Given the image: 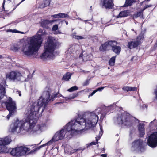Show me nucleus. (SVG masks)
Returning a JSON list of instances; mask_svg holds the SVG:
<instances>
[{
    "mask_svg": "<svg viewBox=\"0 0 157 157\" xmlns=\"http://www.w3.org/2000/svg\"><path fill=\"white\" fill-rule=\"evenodd\" d=\"M132 43H133V42H130L128 43L127 46L129 49H131L135 48V46H134V44Z\"/></svg>",
    "mask_w": 157,
    "mask_h": 157,
    "instance_id": "obj_33",
    "label": "nucleus"
},
{
    "mask_svg": "<svg viewBox=\"0 0 157 157\" xmlns=\"http://www.w3.org/2000/svg\"><path fill=\"white\" fill-rule=\"evenodd\" d=\"M17 30L15 29L13 30V29H9L8 30V32H16Z\"/></svg>",
    "mask_w": 157,
    "mask_h": 157,
    "instance_id": "obj_48",
    "label": "nucleus"
},
{
    "mask_svg": "<svg viewBox=\"0 0 157 157\" xmlns=\"http://www.w3.org/2000/svg\"><path fill=\"white\" fill-rule=\"evenodd\" d=\"M14 114V113H11V114H10V112H9V114L6 117V118L7 119L9 120L10 118V117L12 115H13Z\"/></svg>",
    "mask_w": 157,
    "mask_h": 157,
    "instance_id": "obj_42",
    "label": "nucleus"
},
{
    "mask_svg": "<svg viewBox=\"0 0 157 157\" xmlns=\"http://www.w3.org/2000/svg\"><path fill=\"white\" fill-rule=\"evenodd\" d=\"M100 137H99L98 139L97 138V137H96V141L97 143H98V140L100 139Z\"/></svg>",
    "mask_w": 157,
    "mask_h": 157,
    "instance_id": "obj_51",
    "label": "nucleus"
},
{
    "mask_svg": "<svg viewBox=\"0 0 157 157\" xmlns=\"http://www.w3.org/2000/svg\"><path fill=\"white\" fill-rule=\"evenodd\" d=\"M80 124L79 123L78 121L77 120V118L71 121V122L68 123L66 126V129H64L65 133L67 132L71 131V133H78L80 132Z\"/></svg>",
    "mask_w": 157,
    "mask_h": 157,
    "instance_id": "obj_5",
    "label": "nucleus"
},
{
    "mask_svg": "<svg viewBox=\"0 0 157 157\" xmlns=\"http://www.w3.org/2000/svg\"><path fill=\"white\" fill-rule=\"evenodd\" d=\"M96 92V91L94 90L91 94H90L89 95V97L90 96H92Z\"/></svg>",
    "mask_w": 157,
    "mask_h": 157,
    "instance_id": "obj_43",
    "label": "nucleus"
},
{
    "mask_svg": "<svg viewBox=\"0 0 157 157\" xmlns=\"http://www.w3.org/2000/svg\"><path fill=\"white\" fill-rule=\"evenodd\" d=\"M25 0H22V1L19 3L17 4L16 5V6H15V7L13 9V10H15L17 6H18L23 1H24Z\"/></svg>",
    "mask_w": 157,
    "mask_h": 157,
    "instance_id": "obj_44",
    "label": "nucleus"
},
{
    "mask_svg": "<svg viewBox=\"0 0 157 157\" xmlns=\"http://www.w3.org/2000/svg\"><path fill=\"white\" fill-rule=\"evenodd\" d=\"M6 93L5 87L3 85L0 84V101L3 98Z\"/></svg>",
    "mask_w": 157,
    "mask_h": 157,
    "instance_id": "obj_22",
    "label": "nucleus"
},
{
    "mask_svg": "<svg viewBox=\"0 0 157 157\" xmlns=\"http://www.w3.org/2000/svg\"><path fill=\"white\" fill-rule=\"evenodd\" d=\"M145 125L144 123H140L139 124L138 130L139 131V137H143L145 134Z\"/></svg>",
    "mask_w": 157,
    "mask_h": 157,
    "instance_id": "obj_17",
    "label": "nucleus"
},
{
    "mask_svg": "<svg viewBox=\"0 0 157 157\" xmlns=\"http://www.w3.org/2000/svg\"><path fill=\"white\" fill-rule=\"evenodd\" d=\"M59 18H65L67 17H68L69 16L67 14L64 13H59Z\"/></svg>",
    "mask_w": 157,
    "mask_h": 157,
    "instance_id": "obj_32",
    "label": "nucleus"
},
{
    "mask_svg": "<svg viewBox=\"0 0 157 157\" xmlns=\"http://www.w3.org/2000/svg\"><path fill=\"white\" fill-rule=\"evenodd\" d=\"M136 118L133 117L127 112L121 113L118 115L115 123L119 125H124L130 127L133 126Z\"/></svg>",
    "mask_w": 157,
    "mask_h": 157,
    "instance_id": "obj_3",
    "label": "nucleus"
},
{
    "mask_svg": "<svg viewBox=\"0 0 157 157\" xmlns=\"http://www.w3.org/2000/svg\"><path fill=\"white\" fill-rule=\"evenodd\" d=\"M115 42V43L113 42L111 45V50L113 52L117 55L120 54L121 48L120 46H117V42L115 40H113Z\"/></svg>",
    "mask_w": 157,
    "mask_h": 157,
    "instance_id": "obj_15",
    "label": "nucleus"
},
{
    "mask_svg": "<svg viewBox=\"0 0 157 157\" xmlns=\"http://www.w3.org/2000/svg\"><path fill=\"white\" fill-rule=\"evenodd\" d=\"M29 150V148L24 146H21L13 148L11 151V155L13 156L19 157L25 155Z\"/></svg>",
    "mask_w": 157,
    "mask_h": 157,
    "instance_id": "obj_7",
    "label": "nucleus"
},
{
    "mask_svg": "<svg viewBox=\"0 0 157 157\" xmlns=\"http://www.w3.org/2000/svg\"><path fill=\"white\" fill-rule=\"evenodd\" d=\"M65 134L64 129H62L59 132H58L55 133L52 140L54 141L62 140L64 138Z\"/></svg>",
    "mask_w": 157,
    "mask_h": 157,
    "instance_id": "obj_14",
    "label": "nucleus"
},
{
    "mask_svg": "<svg viewBox=\"0 0 157 157\" xmlns=\"http://www.w3.org/2000/svg\"><path fill=\"white\" fill-rule=\"evenodd\" d=\"M19 96H21V93H20V94H19Z\"/></svg>",
    "mask_w": 157,
    "mask_h": 157,
    "instance_id": "obj_58",
    "label": "nucleus"
},
{
    "mask_svg": "<svg viewBox=\"0 0 157 157\" xmlns=\"http://www.w3.org/2000/svg\"><path fill=\"white\" fill-rule=\"evenodd\" d=\"M35 103L33 104L30 108V113L28 115L25 122L23 121H19L17 120L14 124L13 127L11 129V132H15L17 129L19 127L20 131L24 130L28 132L33 129L37 123V120L35 118L36 112H39V109L43 105H45V100L43 98L38 100L37 104L35 105Z\"/></svg>",
    "mask_w": 157,
    "mask_h": 157,
    "instance_id": "obj_1",
    "label": "nucleus"
},
{
    "mask_svg": "<svg viewBox=\"0 0 157 157\" xmlns=\"http://www.w3.org/2000/svg\"><path fill=\"white\" fill-rule=\"evenodd\" d=\"M129 13L130 10H129L121 11L120 12L119 15L117 16V17L119 18L127 17L129 15Z\"/></svg>",
    "mask_w": 157,
    "mask_h": 157,
    "instance_id": "obj_21",
    "label": "nucleus"
},
{
    "mask_svg": "<svg viewBox=\"0 0 157 157\" xmlns=\"http://www.w3.org/2000/svg\"><path fill=\"white\" fill-rule=\"evenodd\" d=\"M78 89V87L76 86H75L70 88L67 90V91L69 92H71L74 91Z\"/></svg>",
    "mask_w": 157,
    "mask_h": 157,
    "instance_id": "obj_31",
    "label": "nucleus"
},
{
    "mask_svg": "<svg viewBox=\"0 0 157 157\" xmlns=\"http://www.w3.org/2000/svg\"><path fill=\"white\" fill-rule=\"evenodd\" d=\"M2 104L6 106L7 109L9 112H10V114L14 113L16 109V104L11 97H9L5 101H3Z\"/></svg>",
    "mask_w": 157,
    "mask_h": 157,
    "instance_id": "obj_8",
    "label": "nucleus"
},
{
    "mask_svg": "<svg viewBox=\"0 0 157 157\" xmlns=\"http://www.w3.org/2000/svg\"><path fill=\"white\" fill-rule=\"evenodd\" d=\"M100 4L102 7L106 9H112L113 8L114 4L113 0H100Z\"/></svg>",
    "mask_w": 157,
    "mask_h": 157,
    "instance_id": "obj_12",
    "label": "nucleus"
},
{
    "mask_svg": "<svg viewBox=\"0 0 157 157\" xmlns=\"http://www.w3.org/2000/svg\"><path fill=\"white\" fill-rule=\"evenodd\" d=\"M65 23L67 25L68 24V23L67 21H65Z\"/></svg>",
    "mask_w": 157,
    "mask_h": 157,
    "instance_id": "obj_53",
    "label": "nucleus"
},
{
    "mask_svg": "<svg viewBox=\"0 0 157 157\" xmlns=\"http://www.w3.org/2000/svg\"><path fill=\"white\" fill-rule=\"evenodd\" d=\"M7 144H0V153L5 151L6 149V146L5 145Z\"/></svg>",
    "mask_w": 157,
    "mask_h": 157,
    "instance_id": "obj_30",
    "label": "nucleus"
},
{
    "mask_svg": "<svg viewBox=\"0 0 157 157\" xmlns=\"http://www.w3.org/2000/svg\"><path fill=\"white\" fill-rule=\"evenodd\" d=\"M147 1H149L150 0H147Z\"/></svg>",
    "mask_w": 157,
    "mask_h": 157,
    "instance_id": "obj_60",
    "label": "nucleus"
},
{
    "mask_svg": "<svg viewBox=\"0 0 157 157\" xmlns=\"http://www.w3.org/2000/svg\"><path fill=\"white\" fill-rule=\"evenodd\" d=\"M3 56L2 55H0V59H1L2 58Z\"/></svg>",
    "mask_w": 157,
    "mask_h": 157,
    "instance_id": "obj_56",
    "label": "nucleus"
},
{
    "mask_svg": "<svg viewBox=\"0 0 157 157\" xmlns=\"http://www.w3.org/2000/svg\"><path fill=\"white\" fill-rule=\"evenodd\" d=\"M152 6V5H147L145 6L143 8V9L142 10V11H144L146 9H147V8H148V7H151Z\"/></svg>",
    "mask_w": 157,
    "mask_h": 157,
    "instance_id": "obj_39",
    "label": "nucleus"
},
{
    "mask_svg": "<svg viewBox=\"0 0 157 157\" xmlns=\"http://www.w3.org/2000/svg\"><path fill=\"white\" fill-rule=\"evenodd\" d=\"M38 34L32 37L30 40L29 45L23 46L22 49L24 55L30 57L37 52L42 43V36L47 34L45 29H40L37 32Z\"/></svg>",
    "mask_w": 157,
    "mask_h": 157,
    "instance_id": "obj_2",
    "label": "nucleus"
},
{
    "mask_svg": "<svg viewBox=\"0 0 157 157\" xmlns=\"http://www.w3.org/2000/svg\"><path fill=\"white\" fill-rule=\"evenodd\" d=\"M71 74L70 72H67L64 75L62 78V80L64 81H68L71 78Z\"/></svg>",
    "mask_w": 157,
    "mask_h": 157,
    "instance_id": "obj_26",
    "label": "nucleus"
},
{
    "mask_svg": "<svg viewBox=\"0 0 157 157\" xmlns=\"http://www.w3.org/2000/svg\"><path fill=\"white\" fill-rule=\"evenodd\" d=\"M90 117L88 119L92 121L94 124H97L98 120V117L97 115L94 113L92 112L90 113Z\"/></svg>",
    "mask_w": 157,
    "mask_h": 157,
    "instance_id": "obj_19",
    "label": "nucleus"
},
{
    "mask_svg": "<svg viewBox=\"0 0 157 157\" xmlns=\"http://www.w3.org/2000/svg\"><path fill=\"white\" fill-rule=\"evenodd\" d=\"M56 38L48 36L44 47V52L42 54L41 58L48 57L49 54H52L57 46L58 43Z\"/></svg>",
    "mask_w": 157,
    "mask_h": 157,
    "instance_id": "obj_4",
    "label": "nucleus"
},
{
    "mask_svg": "<svg viewBox=\"0 0 157 157\" xmlns=\"http://www.w3.org/2000/svg\"><path fill=\"white\" fill-rule=\"evenodd\" d=\"M154 93L155 96V98L157 99V89L155 90L154 91Z\"/></svg>",
    "mask_w": 157,
    "mask_h": 157,
    "instance_id": "obj_47",
    "label": "nucleus"
},
{
    "mask_svg": "<svg viewBox=\"0 0 157 157\" xmlns=\"http://www.w3.org/2000/svg\"><path fill=\"white\" fill-rule=\"evenodd\" d=\"M144 38V34H140L137 37L135 41H132L130 42H133L132 44H134V46H135V48L141 44V40H143Z\"/></svg>",
    "mask_w": 157,
    "mask_h": 157,
    "instance_id": "obj_16",
    "label": "nucleus"
},
{
    "mask_svg": "<svg viewBox=\"0 0 157 157\" xmlns=\"http://www.w3.org/2000/svg\"><path fill=\"white\" fill-rule=\"evenodd\" d=\"M11 141V139L6 137L4 139L0 140V144H9Z\"/></svg>",
    "mask_w": 157,
    "mask_h": 157,
    "instance_id": "obj_25",
    "label": "nucleus"
},
{
    "mask_svg": "<svg viewBox=\"0 0 157 157\" xmlns=\"http://www.w3.org/2000/svg\"><path fill=\"white\" fill-rule=\"evenodd\" d=\"M115 42L113 40H108L106 41L101 45L99 48V50L100 51L102 52L109 51L110 49L109 46L111 47L112 43Z\"/></svg>",
    "mask_w": 157,
    "mask_h": 157,
    "instance_id": "obj_13",
    "label": "nucleus"
},
{
    "mask_svg": "<svg viewBox=\"0 0 157 157\" xmlns=\"http://www.w3.org/2000/svg\"><path fill=\"white\" fill-rule=\"evenodd\" d=\"M122 90L128 92L129 91H136L137 90V88L136 87H131L128 86H124L122 88Z\"/></svg>",
    "mask_w": 157,
    "mask_h": 157,
    "instance_id": "obj_23",
    "label": "nucleus"
},
{
    "mask_svg": "<svg viewBox=\"0 0 157 157\" xmlns=\"http://www.w3.org/2000/svg\"><path fill=\"white\" fill-rule=\"evenodd\" d=\"M78 120L80 125L79 126L81 131L83 130V128H85L86 129H88L90 128L93 127L94 125L96 124H94L91 120L89 119L86 120L82 117H78Z\"/></svg>",
    "mask_w": 157,
    "mask_h": 157,
    "instance_id": "obj_6",
    "label": "nucleus"
},
{
    "mask_svg": "<svg viewBox=\"0 0 157 157\" xmlns=\"http://www.w3.org/2000/svg\"><path fill=\"white\" fill-rule=\"evenodd\" d=\"M22 75L21 73L19 72H15L13 71L7 74L6 77L9 78L11 80H17L18 81L21 80V78Z\"/></svg>",
    "mask_w": 157,
    "mask_h": 157,
    "instance_id": "obj_11",
    "label": "nucleus"
},
{
    "mask_svg": "<svg viewBox=\"0 0 157 157\" xmlns=\"http://www.w3.org/2000/svg\"><path fill=\"white\" fill-rule=\"evenodd\" d=\"M103 87H99L97 89V90H95L96 91V92L98 91H101L102 90H103Z\"/></svg>",
    "mask_w": 157,
    "mask_h": 157,
    "instance_id": "obj_45",
    "label": "nucleus"
},
{
    "mask_svg": "<svg viewBox=\"0 0 157 157\" xmlns=\"http://www.w3.org/2000/svg\"><path fill=\"white\" fill-rule=\"evenodd\" d=\"M83 56V54L82 53H81V54H80V55L79 56V57H82Z\"/></svg>",
    "mask_w": 157,
    "mask_h": 157,
    "instance_id": "obj_54",
    "label": "nucleus"
},
{
    "mask_svg": "<svg viewBox=\"0 0 157 157\" xmlns=\"http://www.w3.org/2000/svg\"><path fill=\"white\" fill-rule=\"evenodd\" d=\"M90 79H87L86 80L83 84V86H87L88 85L89 83Z\"/></svg>",
    "mask_w": 157,
    "mask_h": 157,
    "instance_id": "obj_37",
    "label": "nucleus"
},
{
    "mask_svg": "<svg viewBox=\"0 0 157 157\" xmlns=\"http://www.w3.org/2000/svg\"><path fill=\"white\" fill-rule=\"evenodd\" d=\"M5 0H3V3L2 4V9H3L4 10H5V8L4 7L5 3Z\"/></svg>",
    "mask_w": 157,
    "mask_h": 157,
    "instance_id": "obj_46",
    "label": "nucleus"
},
{
    "mask_svg": "<svg viewBox=\"0 0 157 157\" xmlns=\"http://www.w3.org/2000/svg\"><path fill=\"white\" fill-rule=\"evenodd\" d=\"M46 94L47 95V97L46 98V102L47 103L50 101H53L55 98L54 97L53 95H51L50 98V93L49 91H46Z\"/></svg>",
    "mask_w": 157,
    "mask_h": 157,
    "instance_id": "obj_24",
    "label": "nucleus"
},
{
    "mask_svg": "<svg viewBox=\"0 0 157 157\" xmlns=\"http://www.w3.org/2000/svg\"><path fill=\"white\" fill-rule=\"evenodd\" d=\"M156 119H155V120H154L153 121H152L150 123V124H152L153 123V122L155 121V120Z\"/></svg>",
    "mask_w": 157,
    "mask_h": 157,
    "instance_id": "obj_55",
    "label": "nucleus"
},
{
    "mask_svg": "<svg viewBox=\"0 0 157 157\" xmlns=\"http://www.w3.org/2000/svg\"><path fill=\"white\" fill-rule=\"evenodd\" d=\"M54 98H56L57 97H61L62 95L59 93V92H57L55 94H52Z\"/></svg>",
    "mask_w": 157,
    "mask_h": 157,
    "instance_id": "obj_35",
    "label": "nucleus"
},
{
    "mask_svg": "<svg viewBox=\"0 0 157 157\" xmlns=\"http://www.w3.org/2000/svg\"><path fill=\"white\" fill-rule=\"evenodd\" d=\"M116 56H113L109 59V64L110 66H113L115 64V59Z\"/></svg>",
    "mask_w": 157,
    "mask_h": 157,
    "instance_id": "obj_28",
    "label": "nucleus"
},
{
    "mask_svg": "<svg viewBox=\"0 0 157 157\" xmlns=\"http://www.w3.org/2000/svg\"><path fill=\"white\" fill-rule=\"evenodd\" d=\"M132 147L136 148L141 152H144L145 148L143 145V141L140 139H138L134 140L132 144Z\"/></svg>",
    "mask_w": 157,
    "mask_h": 157,
    "instance_id": "obj_10",
    "label": "nucleus"
},
{
    "mask_svg": "<svg viewBox=\"0 0 157 157\" xmlns=\"http://www.w3.org/2000/svg\"><path fill=\"white\" fill-rule=\"evenodd\" d=\"M77 96V94H76V95H75V96H74V97H75Z\"/></svg>",
    "mask_w": 157,
    "mask_h": 157,
    "instance_id": "obj_59",
    "label": "nucleus"
},
{
    "mask_svg": "<svg viewBox=\"0 0 157 157\" xmlns=\"http://www.w3.org/2000/svg\"><path fill=\"white\" fill-rule=\"evenodd\" d=\"M143 11H142V10L141 11H140L139 12H137L136 13L134 14L133 15V17H134L135 18H137L140 16H143Z\"/></svg>",
    "mask_w": 157,
    "mask_h": 157,
    "instance_id": "obj_29",
    "label": "nucleus"
},
{
    "mask_svg": "<svg viewBox=\"0 0 157 157\" xmlns=\"http://www.w3.org/2000/svg\"><path fill=\"white\" fill-rule=\"evenodd\" d=\"M75 38L77 39H83V37L80 36H75Z\"/></svg>",
    "mask_w": 157,
    "mask_h": 157,
    "instance_id": "obj_40",
    "label": "nucleus"
},
{
    "mask_svg": "<svg viewBox=\"0 0 157 157\" xmlns=\"http://www.w3.org/2000/svg\"><path fill=\"white\" fill-rule=\"evenodd\" d=\"M20 43L13 44L11 46L10 48V50L14 52H17L21 48L20 45Z\"/></svg>",
    "mask_w": 157,
    "mask_h": 157,
    "instance_id": "obj_20",
    "label": "nucleus"
},
{
    "mask_svg": "<svg viewBox=\"0 0 157 157\" xmlns=\"http://www.w3.org/2000/svg\"><path fill=\"white\" fill-rule=\"evenodd\" d=\"M52 140H51L49 141H48V142L47 143H46L42 145L41 147H43L44 146H46L47 145H50L51 144V143H52Z\"/></svg>",
    "mask_w": 157,
    "mask_h": 157,
    "instance_id": "obj_38",
    "label": "nucleus"
},
{
    "mask_svg": "<svg viewBox=\"0 0 157 157\" xmlns=\"http://www.w3.org/2000/svg\"><path fill=\"white\" fill-rule=\"evenodd\" d=\"M58 29V25H55L52 28V30L53 31H56Z\"/></svg>",
    "mask_w": 157,
    "mask_h": 157,
    "instance_id": "obj_36",
    "label": "nucleus"
},
{
    "mask_svg": "<svg viewBox=\"0 0 157 157\" xmlns=\"http://www.w3.org/2000/svg\"><path fill=\"white\" fill-rule=\"evenodd\" d=\"M156 129V132L151 134L147 139V145L152 148L155 147L157 146V128Z\"/></svg>",
    "mask_w": 157,
    "mask_h": 157,
    "instance_id": "obj_9",
    "label": "nucleus"
},
{
    "mask_svg": "<svg viewBox=\"0 0 157 157\" xmlns=\"http://www.w3.org/2000/svg\"><path fill=\"white\" fill-rule=\"evenodd\" d=\"M46 1H47L48 2V5H49L50 4V3L48 1H47V0H46Z\"/></svg>",
    "mask_w": 157,
    "mask_h": 157,
    "instance_id": "obj_57",
    "label": "nucleus"
},
{
    "mask_svg": "<svg viewBox=\"0 0 157 157\" xmlns=\"http://www.w3.org/2000/svg\"><path fill=\"white\" fill-rule=\"evenodd\" d=\"M154 47L155 48L157 47V40H156V42L154 45Z\"/></svg>",
    "mask_w": 157,
    "mask_h": 157,
    "instance_id": "obj_50",
    "label": "nucleus"
},
{
    "mask_svg": "<svg viewBox=\"0 0 157 157\" xmlns=\"http://www.w3.org/2000/svg\"><path fill=\"white\" fill-rule=\"evenodd\" d=\"M41 146H42V145L39 146L37 148H36V149L38 150V149H40V148L43 147H41Z\"/></svg>",
    "mask_w": 157,
    "mask_h": 157,
    "instance_id": "obj_52",
    "label": "nucleus"
},
{
    "mask_svg": "<svg viewBox=\"0 0 157 157\" xmlns=\"http://www.w3.org/2000/svg\"><path fill=\"white\" fill-rule=\"evenodd\" d=\"M57 20H49L47 19L43 20L41 23V26L44 28L48 29L49 28L48 25L52 24L53 22L56 21Z\"/></svg>",
    "mask_w": 157,
    "mask_h": 157,
    "instance_id": "obj_18",
    "label": "nucleus"
},
{
    "mask_svg": "<svg viewBox=\"0 0 157 157\" xmlns=\"http://www.w3.org/2000/svg\"><path fill=\"white\" fill-rule=\"evenodd\" d=\"M51 17L55 18H59V14L52 15L51 16Z\"/></svg>",
    "mask_w": 157,
    "mask_h": 157,
    "instance_id": "obj_41",
    "label": "nucleus"
},
{
    "mask_svg": "<svg viewBox=\"0 0 157 157\" xmlns=\"http://www.w3.org/2000/svg\"><path fill=\"white\" fill-rule=\"evenodd\" d=\"M101 156L102 157H107V155L106 154H101Z\"/></svg>",
    "mask_w": 157,
    "mask_h": 157,
    "instance_id": "obj_49",
    "label": "nucleus"
},
{
    "mask_svg": "<svg viewBox=\"0 0 157 157\" xmlns=\"http://www.w3.org/2000/svg\"><path fill=\"white\" fill-rule=\"evenodd\" d=\"M136 1V0H126L125 4L123 6V7L131 6L133 3L135 2Z\"/></svg>",
    "mask_w": 157,
    "mask_h": 157,
    "instance_id": "obj_27",
    "label": "nucleus"
},
{
    "mask_svg": "<svg viewBox=\"0 0 157 157\" xmlns=\"http://www.w3.org/2000/svg\"><path fill=\"white\" fill-rule=\"evenodd\" d=\"M98 143L96 142H92L89 144H87L86 145V147L87 148H88L90 147V146H91L92 145H95L96 144Z\"/></svg>",
    "mask_w": 157,
    "mask_h": 157,
    "instance_id": "obj_34",
    "label": "nucleus"
}]
</instances>
